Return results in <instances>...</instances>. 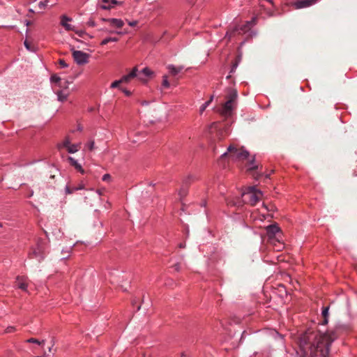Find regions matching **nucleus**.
I'll use <instances>...</instances> for the list:
<instances>
[{"mask_svg":"<svg viewBox=\"0 0 357 357\" xmlns=\"http://www.w3.org/2000/svg\"><path fill=\"white\" fill-rule=\"evenodd\" d=\"M81 143L76 144H70L68 147H67V151L70 153H76L80 148Z\"/></svg>","mask_w":357,"mask_h":357,"instance_id":"18","label":"nucleus"},{"mask_svg":"<svg viewBox=\"0 0 357 357\" xmlns=\"http://www.w3.org/2000/svg\"><path fill=\"white\" fill-rule=\"evenodd\" d=\"M209 105V102H206L201 107H200V112L202 113L206 108Z\"/></svg>","mask_w":357,"mask_h":357,"instance_id":"37","label":"nucleus"},{"mask_svg":"<svg viewBox=\"0 0 357 357\" xmlns=\"http://www.w3.org/2000/svg\"><path fill=\"white\" fill-rule=\"evenodd\" d=\"M15 330L14 326H9L6 329V333H12Z\"/></svg>","mask_w":357,"mask_h":357,"instance_id":"40","label":"nucleus"},{"mask_svg":"<svg viewBox=\"0 0 357 357\" xmlns=\"http://www.w3.org/2000/svg\"><path fill=\"white\" fill-rule=\"evenodd\" d=\"M31 1L34 2V1H36V0H31Z\"/></svg>","mask_w":357,"mask_h":357,"instance_id":"55","label":"nucleus"},{"mask_svg":"<svg viewBox=\"0 0 357 357\" xmlns=\"http://www.w3.org/2000/svg\"><path fill=\"white\" fill-rule=\"evenodd\" d=\"M84 188V185L83 184H80L77 187H73V188L67 186L66 188V194H72L76 190H82Z\"/></svg>","mask_w":357,"mask_h":357,"instance_id":"17","label":"nucleus"},{"mask_svg":"<svg viewBox=\"0 0 357 357\" xmlns=\"http://www.w3.org/2000/svg\"><path fill=\"white\" fill-rule=\"evenodd\" d=\"M102 4L101 5V8L104 10L110 9L112 8L110 2H102Z\"/></svg>","mask_w":357,"mask_h":357,"instance_id":"27","label":"nucleus"},{"mask_svg":"<svg viewBox=\"0 0 357 357\" xmlns=\"http://www.w3.org/2000/svg\"><path fill=\"white\" fill-rule=\"evenodd\" d=\"M24 45L28 50L31 52H35L36 49L34 45H33L28 40L26 39L24 40Z\"/></svg>","mask_w":357,"mask_h":357,"instance_id":"24","label":"nucleus"},{"mask_svg":"<svg viewBox=\"0 0 357 357\" xmlns=\"http://www.w3.org/2000/svg\"><path fill=\"white\" fill-rule=\"evenodd\" d=\"M237 98V92L235 90H230L227 95V102L222 105L220 109V114L225 117L230 116L231 115L233 109V103Z\"/></svg>","mask_w":357,"mask_h":357,"instance_id":"4","label":"nucleus"},{"mask_svg":"<svg viewBox=\"0 0 357 357\" xmlns=\"http://www.w3.org/2000/svg\"><path fill=\"white\" fill-rule=\"evenodd\" d=\"M31 24V22H26V26H29Z\"/></svg>","mask_w":357,"mask_h":357,"instance_id":"50","label":"nucleus"},{"mask_svg":"<svg viewBox=\"0 0 357 357\" xmlns=\"http://www.w3.org/2000/svg\"><path fill=\"white\" fill-rule=\"evenodd\" d=\"M322 317L323 321L321 324L325 325L328 323V307H325L322 310Z\"/></svg>","mask_w":357,"mask_h":357,"instance_id":"20","label":"nucleus"},{"mask_svg":"<svg viewBox=\"0 0 357 357\" xmlns=\"http://www.w3.org/2000/svg\"><path fill=\"white\" fill-rule=\"evenodd\" d=\"M111 179V176L109 174H106L102 176V181H109Z\"/></svg>","mask_w":357,"mask_h":357,"instance_id":"38","label":"nucleus"},{"mask_svg":"<svg viewBox=\"0 0 357 357\" xmlns=\"http://www.w3.org/2000/svg\"><path fill=\"white\" fill-rule=\"evenodd\" d=\"M102 30L105 31L106 33H116V34H119V35H122L123 34V32H121V31H115L114 29H108L106 27L102 28Z\"/></svg>","mask_w":357,"mask_h":357,"instance_id":"26","label":"nucleus"},{"mask_svg":"<svg viewBox=\"0 0 357 357\" xmlns=\"http://www.w3.org/2000/svg\"><path fill=\"white\" fill-rule=\"evenodd\" d=\"M48 2V0H46L45 1H40L39 3H38V7L40 8V9H45L47 3Z\"/></svg>","mask_w":357,"mask_h":357,"instance_id":"35","label":"nucleus"},{"mask_svg":"<svg viewBox=\"0 0 357 357\" xmlns=\"http://www.w3.org/2000/svg\"><path fill=\"white\" fill-rule=\"evenodd\" d=\"M337 337L335 331L322 333L308 328L298 337L301 357H328L330 346Z\"/></svg>","mask_w":357,"mask_h":357,"instance_id":"1","label":"nucleus"},{"mask_svg":"<svg viewBox=\"0 0 357 357\" xmlns=\"http://www.w3.org/2000/svg\"><path fill=\"white\" fill-rule=\"evenodd\" d=\"M49 351L51 352L52 351V347L49 348Z\"/></svg>","mask_w":357,"mask_h":357,"instance_id":"52","label":"nucleus"},{"mask_svg":"<svg viewBox=\"0 0 357 357\" xmlns=\"http://www.w3.org/2000/svg\"><path fill=\"white\" fill-rule=\"evenodd\" d=\"M258 168V166L257 165H255V166H253V167H250L248 168V170L252 172V171H254L255 169H257Z\"/></svg>","mask_w":357,"mask_h":357,"instance_id":"43","label":"nucleus"},{"mask_svg":"<svg viewBox=\"0 0 357 357\" xmlns=\"http://www.w3.org/2000/svg\"><path fill=\"white\" fill-rule=\"evenodd\" d=\"M73 56L77 64L83 65L88 63L89 55L79 50H74Z\"/></svg>","mask_w":357,"mask_h":357,"instance_id":"6","label":"nucleus"},{"mask_svg":"<svg viewBox=\"0 0 357 357\" xmlns=\"http://www.w3.org/2000/svg\"><path fill=\"white\" fill-rule=\"evenodd\" d=\"M140 309V306H138L137 307V310H139Z\"/></svg>","mask_w":357,"mask_h":357,"instance_id":"54","label":"nucleus"},{"mask_svg":"<svg viewBox=\"0 0 357 357\" xmlns=\"http://www.w3.org/2000/svg\"><path fill=\"white\" fill-rule=\"evenodd\" d=\"M257 22V17L252 18L251 21L247 22L243 25H236L231 29L227 31L226 38L228 40H231L232 38L236 37L238 35L244 34L250 31L253 25Z\"/></svg>","mask_w":357,"mask_h":357,"instance_id":"3","label":"nucleus"},{"mask_svg":"<svg viewBox=\"0 0 357 357\" xmlns=\"http://www.w3.org/2000/svg\"><path fill=\"white\" fill-rule=\"evenodd\" d=\"M78 172H79L81 174H84L85 173L84 169L82 167V166L77 163L75 167H74Z\"/></svg>","mask_w":357,"mask_h":357,"instance_id":"32","label":"nucleus"},{"mask_svg":"<svg viewBox=\"0 0 357 357\" xmlns=\"http://www.w3.org/2000/svg\"><path fill=\"white\" fill-rule=\"evenodd\" d=\"M178 264H176V265H175V268H176V270H178Z\"/></svg>","mask_w":357,"mask_h":357,"instance_id":"49","label":"nucleus"},{"mask_svg":"<svg viewBox=\"0 0 357 357\" xmlns=\"http://www.w3.org/2000/svg\"><path fill=\"white\" fill-rule=\"evenodd\" d=\"M30 13H34V11L32 9H29V10Z\"/></svg>","mask_w":357,"mask_h":357,"instance_id":"51","label":"nucleus"},{"mask_svg":"<svg viewBox=\"0 0 357 357\" xmlns=\"http://www.w3.org/2000/svg\"><path fill=\"white\" fill-rule=\"evenodd\" d=\"M237 65H238L237 62L234 64L231 72H233L234 70V69L236 68Z\"/></svg>","mask_w":357,"mask_h":357,"instance_id":"46","label":"nucleus"},{"mask_svg":"<svg viewBox=\"0 0 357 357\" xmlns=\"http://www.w3.org/2000/svg\"><path fill=\"white\" fill-rule=\"evenodd\" d=\"M56 94L58 96V100L61 102L65 101L67 99V97L68 96V93H64L63 91H57Z\"/></svg>","mask_w":357,"mask_h":357,"instance_id":"22","label":"nucleus"},{"mask_svg":"<svg viewBox=\"0 0 357 357\" xmlns=\"http://www.w3.org/2000/svg\"><path fill=\"white\" fill-rule=\"evenodd\" d=\"M75 33L82 38H84L85 36H87V33L84 31H75Z\"/></svg>","mask_w":357,"mask_h":357,"instance_id":"34","label":"nucleus"},{"mask_svg":"<svg viewBox=\"0 0 357 357\" xmlns=\"http://www.w3.org/2000/svg\"><path fill=\"white\" fill-rule=\"evenodd\" d=\"M248 152L243 149H237L234 145H230L227 149V152L223 153L221 157L225 158L229 155L232 159L244 160L248 157Z\"/></svg>","mask_w":357,"mask_h":357,"instance_id":"5","label":"nucleus"},{"mask_svg":"<svg viewBox=\"0 0 357 357\" xmlns=\"http://www.w3.org/2000/svg\"><path fill=\"white\" fill-rule=\"evenodd\" d=\"M121 84V82L119 80H116L114 81V82L112 83L111 84V88H116V87H119V85Z\"/></svg>","mask_w":357,"mask_h":357,"instance_id":"36","label":"nucleus"},{"mask_svg":"<svg viewBox=\"0 0 357 357\" xmlns=\"http://www.w3.org/2000/svg\"><path fill=\"white\" fill-rule=\"evenodd\" d=\"M226 202L228 206H234L237 207L242 206L244 204L243 199L240 198L227 199Z\"/></svg>","mask_w":357,"mask_h":357,"instance_id":"15","label":"nucleus"},{"mask_svg":"<svg viewBox=\"0 0 357 357\" xmlns=\"http://www.w3.org/2000/svg\"><path fill=\"white\" fill-rule=\"evenodd\" d=\"M212 100H213V96H211V98H210V100H208L207 102H209V104H210V103H211V102L212 101Z\"/></svg>","mask_w":357,"mask_h":357,"instance_id":"47","label":"nucleus"},{"mask_svg":"<svg viewBox=\"0 0 357 357\" xmlns=\"http://www.w3.org/2000/svg\"><path fill=\"white\" fill-rule=\"evenodd\" d=\"M162 85H163L165 88H168V87H169V82H168V80H167V77L166 75L163 76Z\"/></svg>","mask_w":357,"mask_h":357,"instance_id":"31","label":"nucleus"},{"mask_svg":"<svg viewBox=\"0 0 357 357\" xmlns=\"http://www.w3.org/2000/svg\"><path fill=\"white\" fill-rule=\"evenodd\" d=\"M60 66L62 67V68H66L68 67V64L65 62L64 60L63 59H60L59 61Z\"/></svg>","mask_w":357,"mask_h":357,"instance_id":"39","label":"nucleus"},{"mask_svg":"<svg viewBox=\"0 0 357 357\" xmlns=\"http://www.w3.org/2000/svg\"><path fill=\"white\" fill-rule=\"evenodd\" d=\"M102 2H110L112 8L114 7V5L121 3L116 0H102Z\"/></svg>","mask_w":357,"mask_h":357,"instance_id":"29","label":"nucleus"},{"mask_svg":"<svg viewBox=\"0 0 357 357\" xmlns=\"http://www.w3.org/2000/svg\"><path fill=\"white\" fill-rule=\"evenodd\" d=\"M51 81L53 82L59 83L61 81V78L59 76H57L56 75H53L51 77Z\"/></svg>","mask_w":357,"mask_h":357,"instance_id":"30","label":"nucleus"},{"mask_svg":"<svg viewBox=\"0 0 357 357\" xmlns=\"http://www.w3.org/2000/svg\"><path fill=\"white\" fill-rule=\"evenodd\" d=\"M316 1V0H301L293 3L292 6L294 7L295 9H301L303 8L309 7L312 6L313 3H314Z\"/></svg>","mask_w":357,"mask_h":357,"instance_id":"12","label":"nucleus"},{"mask_svg":"<svg viewBox=\"0 0 357 357\" xmlns=\"http://www.w3.org/2000/svg\"><path fill=\"white\" fill-rule=\"evenodd\" d=\"M167 68L169 70L171 75L175 76L183 69V67L176 68L173 65H169Z\"/></svg>","mask_w":357,"mask_h":357,"instance_id":"19","label":"nucleus"},{"mask_svg":"<svg viewBox=\"0 0 357 357\" xmlns=\"http://www.w3.org/2000/svg\"><path fill=\"white\" fill-rule=\"evenodd\" d=\"M30 256L31 258H38L39 261L43 259V248L42 245V242L38 243L37 248L30 254Z\"/></svg>","mask_w":357,"mask_h":357,"instance_id":"13","label":"nucleus"},{"mask_svg":"<svg viewBox=\"0 0 357 357\" xmlns=\"http://www.w3.org/2000/svg\"><path fill=\"white\" fill-rule=\"evenodd\" d=\"M253 161H254V158H253V159H252V160H251L250 163H252V162H253Z\"/></svg>","mask_w":357,"mask_h":357,"instance_id":"53","label":"nucleus"},{"mask_svg":"<svg viewBox=\"0 0 357 357\" xmlns=\"http://www.w3.org/2000/svg\"><path fill=\"white\" fill-rule=\"evenodd\" d=\"M138 69L137 67H135L131 72L126 75L123 76L120 79V82L121 83H127L131 79L134 77H137L139 80H143V78L140 76V74H137Z\"/></svg>","mask_w":357,"mask_h":357,"instance_id":"9","label":"nucleus"},{"mask_svg":"<svg viewBox=\"0 0 357 357\" xmlns=\"http://www.w3.org/2000/svg\"><path fill=\"white\" fill-rule=\"evenodd\" d=\"M181 357H186V356H185V354L184 353H182Z\"/></svg>","mask_w":357,"mask_h":357,"instance_id":"48","label":"nucleus"},{"mask_svg":"<svg viewBox=\"0 0 357 357\" xmlns=\"http://www.w3.org/2000/svg\"><path fill=\"white\" fill-rule=\"evenodd\" d=\"M192 179V176H189L185 179L183 180L181 188L179 190L178 195L180 199H182L184 197H185L188 194V189L189 185H190V182Z\"/></svg>","mask_w":357,"mask_h":357,"instance_id":"8","label":"nucleus"},{"mask_svg":"<svg viewBox=\"0 0 357 357\" xmlns=\"http://www.w3.org/2000/svg\"><path fill=\"white\" fill-rule=\"evenodd\" d=\"M101 21L109 23L111 26L116 29H121L124 25L123 21L117 18H102Z\"/></svg>","mask_w":357,"mask_h":357,"instance_id":"10","label":"nucleus"},{"mask_svg":"<svg viewBox=\"0 0 357 357\" xmlns=\"http://www.w3.org/2000/svg\"><path fill=\"white\" fill-rule=\"evenodd\" d=\"M86 146L89 151H93L95 149L94 141H90Z\"/></svg>","mask_w":357,"mask_h":357,"instance_id":"28","label":"nucleus"},{"mask_svg":"<svg viewBox=\"0 0 357 357\" xmlns=\"http://www.w3.org/2000/svg\"><path fill=\"white\" fill-rule=\"evenodd\" d=\"M266 234L269 240L276 239L278 241V236L280 235V229L276 225H271L266 228Z\"/></svg>","mask_w":357,"mask_h":357,"instance_id":"7","label":"nucleus"},{"mask_svg":"<svg viewBox=\"0 0 357 357\" xmlns=\"http://www.w3.org/2000/svg\"><path fill=\"white\" fill-rule=\"evenodd\" d=\"M118 40H119L118 38H116V37H108V38H106L105 39H104L101 42L100 45H107L109 42H117Z\"/></svg>","mask_w":357,"mask_h":357,"instance_id":"23","label":"nucleus"},{"mask_svg":"<svg viewBox=\"0 0 357 357\" xmlns=\"http://www.w3.org/2000/svg\"><path fill=\"white\" fill-rule=\"evenodd\" d=\"M122 91L128 96H129L131 94L130 91H128L127 89H122Z\"/></svg>","mask_w":357,"mask_h":357,"instance_id":"42","label":"nucleus"},{"mask_svg":"<svg viewBox=\"0 0 357 357\" xmlns=\"http://www.w3.org/2000/svg\"><path fill=\"white\" fill-rule=\"evenodd\" d=\"M71 20L72 19L67 17L66 15H62L61 17V24L67 31H75L74 26L70 24H68V22H70Z\"/></svg>","mask_w":357,"mask_h":357,"instance_id":"14","label":"nucleus"},{"mask_svg":"<svg viewBox=\"0 0 357 357\" xmlns=\"http://www.w3.org/2000/svg\"><path fill=\"white\" fill-rule=\"evenodd\" d=\"M26 342L29 343H35V344H38L39 345H43L45 340L39 341L38 340H37L36 338H29L26 340Z\"/></svg>","mask_w":357,"mask_h":357,"instance_id":"25","label":"nucleus"},{"mask_svg":"<svg viewBox=\"0 0 357 357\" xmlns=\"http://www.w3.org/2000/svg\"><path fill=\"white\" fill-rule=\"evenodd\" d=\"M88 24L91 26H95V22L93 20H90L89 22H88Z\"/></svg>","mask_w":357,"mask_h":357,"instance_id":"44","label":"nucleus"},{"mask_svg":"<svg viewBox=\"0 0 357 357\" xmlns=\"http://www.w3.org/2000/svg\"><path fill=\"white\" fill-rule=\"evenodd\" d=\"M68 160L69 161L70 164L75 167L78 162L72 157H68Z\"/></svg>","mask_w":357,"mask_h":357,"instance_id":"33","label":"nucleus"},{"mask_svg":"<svg viewBox=\"0 0 357 357\" xmlns=\"http://www.w3.org/2000/svg\"><path fill=\"white\" fill-rule=\"evenodd\" d=\"M27 280H28V279L26 277L17 276L16 278L15 286L17 288H19L24 291H26L27 286H28Z\"/></svg>","mask_w":357,"mask_h":357,"instance_id":"11","label":"nucleus"},{"mask_svg":"<svg viewBox=\"0 0 357 357\" xmlns=\"http://www.w3.org/2000/svg\"><path fill=\"white\" fill-rule=\"evenodd\" d=\"M70 144L71 142L70 138L66 137L61 144H58L57 147L59 149H61V148L67 149V147H68Z\"/></svg>","mask_w":357,"mask_h":357,"instance_id":"21","label":"nucleus"},{"mask_svg":"<svg viewBox=\"0 0 357 357\" xmlns=\"http://www.w3.org/2000/svg\"><path fill=\"white\" fill-rule=\"evenodd\" d=\"M137 74H140V76L143 78V80L141 81L146 82V79L144 77H151L153 74V72L149 68H144L141 72H137Z\"/></svg>","mask_w":357,"mask_h":357,"instance_id":"16","label":"nucleus"},{"mask_svg":"<svg viewBox=\"0 0 357 357\" xmlns=\"http://www.w3.org/2000/svg\"><path fill=\"white\" fill-rule=\"evenodd\" d=\"M128 24L130 26H135L138 24V22L137 21L129 22Z\"/></svg>","mask_w":357,"mask_h":357,"instance_id":"41","label":"nucleus"},{"mask_svg":"<svg viewBox=\"0 0 357 357\" xmlns=\"http://www.w3.org/2000/svg\"><path fill=\"white\" fill-rule=\"evenodd\" d=\"M178 246H179L180 248H185V243H181L178 245Z\"/></svg>","mask_w":357,"mask_h":357,"instance_id":"45","label":"nucleus"},{"mask_svg":"<svg viewBox=\"0 0 357 357\" xmlns=\"http://www.w3.org/2000/svg\"><path fill=\"white\" fill-rule=\"evenodd\" d=\"M262 192L255 186L247 187L242 192L241 196L244 204L255 206L262 197Z\"/></svg>","mask_w":357,"mask_h":357,"instance_id":"2","label":"nucleus"}]
</instances>
